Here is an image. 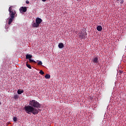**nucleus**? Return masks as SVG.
Wrapping results in <instances>:
<instances>
[{
  "mask_svg": "<svg viewBox=\"0 0 126 126\" xmlns=\"http://www.w3.org/2000/svg\"><path fill=\"white\" fill-rule=\"evenodd\" d=\"M24 109L26 112L29 114V115H31V113L33 114V115H37V114H39V109L34 108L31 105L25 106Z\"/></svg>",
  "mask_w": 126,
  "mask_h": 126,
  "instance_id": "nucleus-1",
  "label": "nucleus"
},
{
  "mask_svg": "<svg viewBox=\"0 0 126 126\" xmlns=\"http://www.w3.org/2000/svg\"><path fill=\"white\" fill-rule=\"evenodd\" d=\"M8 11L9 12V15L10 16V18L8 19V25H10L14 19L15 14H16V12L15 11V10L12 9V6L9 7Z\"/></svg>",
  "mask_w": 126,
  "mask_h": 126,
  "instance_id": "nucleus-2",
  "label": "nucleus"
},
{
  "mask_svg": "<svg viewBox=\"0 0 126 126\" xmlns=\"http://www.w3.org/2000/svg\"><path fill=\"white\" fill-rule=\"evenodd\" d=\"M30 106H32L33 108H41V104L38 101L35 100H30L29 102Z\"/></svg>",
  "mask_w": 126,
  "mask_h": 126,
  "instance_id": "nucleus-3",
  "label": "nucleus"
},
{
  "mask_svg": "<svg viewBox=\"0 0 126 126\" xmlns=\"http://www.w3.org/2000/svg\"><path fill=\"white\" fill-rule=\"evenodd\" d=\"M43 21V20L41 19L40 18H36L35 19V23L34 22L32 26L34 27V28H37V27H39V26L41 23H42V22Z\"/></svg>",
  "mask_w": 126,
  "mask_h": 126,
  "instance_id": "nucleus-4",
  "label": "nucleus"
},
{
  "mask_svg": "<svg viewBox=\"0 0 126 126\" xmlns=\"http://www.w3.org/2000/svg\"><path fill=\"white\" fill-rule=\"evenodd\" d=\"M79 36L80 39H86L87 38V33L86 32H82Z\"/></svg>",
  "mask_w": 126,
  "mask_h": 126,
  "instance_id": "nucleus-5",
  "label": "nucleus"
},
{
  "mask_svg": "<svg viewBox=\"0 0 126 126\" xmlns=\"http://www.w3.org/2000/svg\"><path fill=\"white\" fill-rule=\"evenodd\" d=\"M20 12H26L27 11V7H21L20 8Z\"/></svg>",
  "mask_w": 126,
  "mask_h": 126,
  "instance_id": "nucleus-6",
  "label": "nucleus"
},
{
  "mask_svg": "<svg viewBox=\"0 0 126 126\" xmlns=\"http://www.w3.org/2000/svg\"><path fill=\"white\" fill-rule=\"evenodd\" d=\"M92 62L94 63H99V59H98V57L94 58L92 60Z\"/></svg>",
  "mask_w": 126,
  "mask_h": 126,
  "instance_id": "nucleus-7",
  "label": "nucleus"
},
{
  "mask_svg": "<svg viewBox=\"0 0 126 126\" xmlns=\"http://www.w3.org/2000/svg\"><path fill=\"white\" fill-rule=\"evenodd\" d=\"M26 60H30L31 59H32V55L30 54H27L26 56Z\"/></svg>",
  "mask_w": 126,
  "mask_h": 126,
  "instance_id": "nucleus-8",
  "label": "nucleus"
},
{
  "mask_svg": "<svg viewBox=\"0 0 126 126\" xmlns=\"http://www.w3.org/2000/svg\"><path fill=\"white\" fill-rule=\"evenodd\" d=\"M58 47L59 49H63V48L64 47V45H63V43H60L58 45Z\"/></svg>",
  "mask_w": 126,
  "mask_h": 126,
  "instance_id": "nucleus-9",
  "label": "nucleus"
},
{
  "mask_svg": "<svg viewBox=\"0 0 126 126\" xmlns=\"http://www.w3.org/2000/svg\"><path fill=\"white\" fill-rule=\"evenodd\" d=\"M23 92H24V90H18L17 91V93H18V94H19V95H20V94H22V93H23Z\"/></svg>",
  "mask_w": 126,
  "mask_h": 126,
  "instance_id": "nucleus-10",
  "label": "nucleus"
},
{
  "mask_svg": "<svg viewBox=\"0 0 126 126\" xmlns=\"http://www.w3.org/2000/svg\"><path fill=\"white\" fill-rule=\"evenodd\" d=\"M45 78L46 79H50V78H51V75H50V74H47L45 76Z\"/></svg>",
  "mask_w": 126,
  "mask_h": 126,
  "instance_id": "nucleus-11",
  "label": "nucleus"
},
{
  "mask_svg": "<svg viewBox=\"0 0 126 126\" xmlns=\"http://www.w3.org/2000/svg\"><path fill=\"white\" fill-rule=\"evenodd\" d=\"M97 31H102V26H98L97 27Z\"/></svg>",
  "mask_w": 126,
  "mask_h": 126,
  "instance_id": "nucleus-12",
  "label": "nucleus"
},
{
  "mask_svg": "<svg viewBox=\"0 0 126 126\" xmlns=\"http://www.w3.org/2000/svg\"><path fill=\"white\" fill-rule=\"evenodd\" d=\"M26 65L27 67H28V68H30V69H31V68H32V67H31V65L28 64V62L26 63Z\"/></svg>",
  "mask_w": 126,
  "mask_h": 126,
  "instance_id": "nucleus-13",
  "label": "nucleus"
},
{
  "mask_svg": "<svg viewBox=\"0 0 126 126\" xmlns=\"http://www.w3.org/2000/svg\"><path fill=\"white\" fill-rule=\"evenodd\" d=\"M39 73L41 75H44V74H45V73L44 72V71H43V70H41L39 72Z\"/></svg>",
  "mask_w": 126,
  "mask_h": 126,
  "instance_id": "nucleus-14",
  "label": "nucleus"
},
{
  "mask_svg": "<svg viewBox=\"0 0 126 126\" xmlns=\"http://www.w3.org/2000/svg\"><path fill=\"white\" fill-rule=\"evenodd\" d=\"M29 61H30V63H36V61L33 60H32L31 59H29Z\"/></svg>",
  "mask_w": 126,
  "mask_h": 126,
  "instance_id": "nucleus-15",
  "label": "nucleus"
},
{
  "mask_svg": "<svg viewBox=\"0 0 126 126\" xmlns=\"http://www.w3.org/2000/svg\"><path fill=\"white\" fill-rule=\"evenodd\" d=\"M18 98H19V96H18V95H15L14 96V99H18Z\"/></svg>",
  "mask_w": 126,
  "mask_h": 126,
  "instance_id": "nucleus-16",
  "label": "nucleus"
},
{
  "mask_svg": "<svg viewBox=\"0 0 126 126\" xmlns=\"http://www.w3.org/2000/svg\"><path fill=\"white\" fill-rule=\"evenodd\" d=\"M38 65H42L43 64V63L41 61H39L37 63Z\"/></svg>",
  "mask_w": 126,
  "mask_h": 126,
  "instance_id": "nucleus-17",
  "label": "nucleus"
},
{
  "mask_svg": "<svg viewBox=\"0 0 126 126\" xmlns=\"http://www.w3.org/2000/svg\"><path fill=\"white\" fill-rule=\"evenodd\" d=\"M13 120L14 121V122H17V118L16 117H14L13 118Z\"/></svg>",
  "mask_w": 126,
  "mask_h": 126,
  "instance_id": "nucleus-18",
  "label": "nucleus"
},
{
  "mask_svg": "<svg viewBox=\"0 0 126 126\" xmlns=\"http://www.w3.org/2000/svg\"><path fill=\"white\" fill-rule=\"evenodd\" d=\"M124 0H121V2H120V3H121V4H123V3H124Z\"/></svg>",
  "mask_w": 126,
  "mask_h": 126,
  "instance_id": "nucleus-19",
  "label": "nucleus"
},
{
  "mask_svg": "<svg viewBox=\"0 0 126 126\" xmlns=\"http://www.w3.org/2000/svg\"><path fill=\"white\" fill-rule=\"evenodd\" d=\"M26 3H27V4H29L30 2L28 0H26Z\"/></svg>",
  "mask_w": 126,
  "mask_h": 126,
  "instance_id": "nucleus-20",
  "label": "nucleus"
},
{
  "mask_svg": "<svg viewBox=\"0 0 126 126\" xmlns=\"http://www.w3.org/2000/svg\"><path fill=\"white\" fill-rule=\"evenodd\" d=\"M123 71L122 70H119L120 74L121 75L122 73H123Z\"/></svg>",
  "mask_w": 126,
  "mask_h": 126,
  "instance_id": "nucleus-21",
  "label": "nucleus"
},
{
  "mask_svg": "<svg viewBox=\"0 0 126 126\" xmlns=\"http://www.w3.org/2000/svg\"><path fill=\"white\" fill-rule=\"evenodd\" d=\"M42 1H44V2H45V1H46V0H41Z\"/></svg>",
  "mask_w": 126,
  "mask_h": 126,
  "instance_id": "nucleus-22",
  "label": "nucleus"
},
{
  "mask_svg": "<svg viewBox=\"0 0 126 126\" xmlns=\"http://www.w3.org/2000/svg\"><path fill=\"white\" fill-rule=\"evenodd\" d=\"M90 99H93L92 97H91L90 96Z\"/></svg>",
  "mask_w": 126,
  "mask_h": 126,
  "instance_id": "nucleus-23",
  "label": "nucleus"
},
{
  "mask_svg": "<svg viewBox=\"0 0 126 126\" xmlns=\"http://www.w3.org/2000/svg\"><path fill=\"white\" fill-rule=\"evenodd\" d=\"M0 105H1V102H0Z\"/></svg>",
  "mask_w": 126,
  "mask_h": 126,
  "instance_id": "nucleus-24",
  "label": "nucleus"
},
{
  "mask_svg": "<svg viewBox=\"0 0 126 126\" xmlns=\"http://www.w3.org/2000/svg\"><path fill=\"white\" fill-rule=\"evenodd\" d=\"M117 1H119V0H117Z\"/></svg>",
  "mask_w": 126,
  "mask_h": 126,
  "instance_id": "nucleus-25",
  "label": "nucleus"
}]
</instances>
